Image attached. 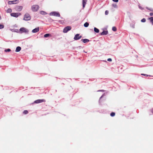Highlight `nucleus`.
I'll use <instances>...</instances> for the list:
<instances>
[{"label": "nucleus", "instance_id": "1", "mask_svg": "<svg viewBox=\"0 0 153 153\" xmlns=\"http://www.w3.org/2000/svg\"><path fill=\"white\" fill-rule=\"evenodd\" d=\"M49 15L51 16L59 17L60 15L59 13L57 11H53L50 13Z\"/></svg>", "mask_w": 153, "mask_h": 153}, {"label": "nucleus", "instance_id": "2", "mask_svg": "<svg viewBox=\"0 0 153 153\" xmlns=\"http://www.w3.org/2000/svg\"><path fill=\"white\" fill-rule=\"evenodd\" d=\"M31 19V17L30 15L28 13H26L24 16L23 20L25 21L30 20Z\"/></svg>", "mask_w": 153, "mask_h": 153}, {"label": "nucleus", "instance_id": "3", "mask_svg": "<svg viewBox=\"0 0 153 153\" xmlns=\"http://www.w3.org/2000/svg\"><path fill=\"white\" fill-rule=\"evenodd\" d=\"M31 8L33 12H36L39 9V6L37 5H33L32 6Z\"/></svg>", "mask_w": 153, "mask_h": 153}, {"label": "nucleus", "instance_id": "4", "mask_svg": "<svg viewBox=\"0 0 153 153\" xmlns=\"http://www.w3.org/2000/svg\"><path fill=\"white\" fill-rule=\"evenodd\" d=\"M19 30L21 33H26L28 34L29 32V30L24 27H22L20 28Z\"/></svg>", "mask_w": 153, "mask_h": 153}, {"label": "nucleus", "instance_id": "5", "mask_svg": "<svg viewBox=\"0 0 153 153\" xmlns=\"http://www.w3.org/2000/svg\"><path fill=\"white\" fill-rule=\"evenodd\" d=\"M21 15V14L20 13H11L10 14V15L12 16H13L16 18L18 17L19 16H20Z\"/></svg>", "mask_w": 153, "mask_h": 153}, {"label": "nucleus", "instance_id": "6", "mask_svg": "<svg viewBox=\"0 0 153 153\" xmlns=\"http://www.w3.org/2000/svg\"><path fill=\"white\" fill-rule=\"evenodd\" d=\"M71 29V27L70 26H68L65 27L63 30V32L64 33H66L68 31L70 30Z\"/></svg>", "mask_w": 153, "mask_h": 153}, {"label": "nucleus", "instance_id": "7", "mask_svg": "<svg viewBox=\"0 0 153 153\" xmlns=\"http://www.w3.org/2000/svg\"><path fill=\"white\" fill-rule=\"evenodd\" d=\"M19 0H16L13 1H9L8 2V4L9 5H11L12 4H16L18 2Z\"/></svg>", "mask_w": 153, "mask_h": 153}, {"label": "nucleus", "instance_id": "8", "mask_svg": "<svg viewBox=\"0 0 153 153\" xmlns=\"http://www.w3.org/2000/svg\"><path fill=\"white\" fill-rule=\"evenodd\" d=\"M82 36H80L79 34H77L75 36L74 38V39L75 40H77L80 39L82 38Z\"/></svg>", "mask_w": 153, "mask_h": 153}, {"label": "nucleus", "instance_id": "9", "mask_svg": "<svg viewBox=\"0 0 153 153\" xmlns=\"http://www.w3.org/2000/svg\"><path fill=\"white\" fill-rule=\"evenodd\" d=\"M23 9V7L22 6H17L16 7L15 9L17 11H20Z\"/></svg>", "mask_w": 153, "mask_h": 153}, {"label": "nucleus", "instance_id": "10", "mask_svg": "<svg viewBox=\"0 0 153 153\" xmlns=\"http://www.w3.org/2000/svg\"><path fill=\"white\" fill-rule=\"evenodd\" d=\"M45 100L43 99L37 100L34 101V103H39L44 102Z\"/></svg>", "mask_w": 153, "mask_h": 153}, {"label": "nucleus", "instance_id": "11", "mask_svg": "<svg viewBox=\"0 0 153 153\" xmlns=\"http://www.w3.org/2000/svg\"><path fill=\"white\" fill-rule=\"evenodd\" d=\"M108 33V30L104 31L103 30L102 33H100V35H106Z\"/></svg>", "mask_w": 153, "mask_h": 153}, {"label": "nucleus", "instance_id": "12", "mask_svg": "<svg viewBox=\"0 0 153 153\" xmlns=\"http://www.w3.org/2000/svg\"><path fill=\"white\" fill-rule=\"evenodd\" d=\"M39 30V27L35 28L32 30V32L33 33H36L38 32Z\"/></svg>", "mask_w": 153, "mask_h": 153}, {"label": "nucleus", "instance_id": "13", "mask_svg": "<svg viewBox=\"0 0 153 153\" xmlns=\"http://www.w3.org/2000/svg\"><path fill=\"white\" fill-rule=\"evenodd\" d=\"M87 0H82V7L83 9L85 7V5L86 4Z\"/></svg>", "mask_w": 153, "mask_h": 153}, {"label": "nucleus", "instance_id": "14", "mask_svg": "<svg viewBox=\"0 0 153 153\" xmlns=\"http://www.w3.org/2000/svg\"><path fill=\"white\" fill-rule=\"evenodd\" d=\"M81 41L83 42L84 43H86L89 42L90 41L88 39H82L81 40Z\"/></svg>", "mask_w": 153, "mask_h": 153}, {"label": "nucleus", "instance_id": "15", "mask_svg": "<svg viewBox=\"0 0 153 153\" xmlns=\"http://www.w3.org/2000/svg\"><path fill=\"white\" fill-rule=\"evenodd\" d=\"M21 48L20 47L18 46L16 47L15 51L16 52H19L21 51Z\"/></svg>", "mask_w": 153, "mask_h": 153}, {"label": "nucleus", "instance_id": "16", "mask_svg": "<svg viewBox=\"0 0 153 153\" xmlns=\"http://www.w3.org/2000/svg\"><path fill=\"white\" fill-rule=\"evenodd\" d=\"M94 31L96 33H98L99 32V30L96 27L94 28Z\"/></svg>", "mask_w": 153, "mask_h": 153}, {"label": "nucleus", "instance_id": "17", "mask_svg": "<svg viewBox=\"0 0 153 153\" xmlns=\"http://www.w3.org/2000/svg\"><path fill=\"white\" fill-rule=\"evenodd\" d=\"M89 23L88 22H86L85 23L84 25V26L85 27H88V26L89 25Z\"/></svg>", "mask_w": 153, "mask_h": 153}, {"label": "nucleus", "instance_id": "18", "mask_svg": "<svg viewBox=\"0 0 153 153\" xmlns=\"http://www.w3.org/2000/svg\"><path fill=\"white\" fill-rule=\"evenodd\" d=\"M150 22L152 23V25H153V17H151L149 18Z\"/></svg>", "mask_w": 153, "mask_h": 153}, {"label": "nucleus", "instance_id": "19", "mask_svg": "<svg viewBox=\"0 0 153 153\" xmlns=\"http://www.w3.org/2000/svg\"><path fill=\"white\" fill-rule=\"evenodd\" d=\"M40 13L42 15H45L47 14V13L43 11H41L40 12Z\"/></svg>", "mask_w": 153, "mask_h": 153}, {"label": "nucleus", "instance_id": "20", "mask_svg": "<svg viewBox=\"0 0 153 153\" xmlns=\"http://www.w3.org/2000/svg\"><path fill=\"white\" fill-rule=\"evenodd\" d=\"M12 11V10L11 8H8L7 10V13H11Z\"/></svg>", "mask_w": 153, "mask_h": 153}, {"label": "nucleus", "instance_id": "21", "mask_svg": "<svg viewBox=\"0 0 153 153\" xmlns=\"http://www.w3.org/2000/svg\"><path fill=\"white\" fill-rule=\"evenodd\" d=\"M11 51V50L9 49V48H8V49H5V50H4V51L6 52H9L10 51Z\"/></svg>", "mask_w": 153, "mask_h": 153}, {"label": "nucleus", "instance_id": "22", "mask_svg": "<svg viewBox=\"0 0 153 153\" xmlns=\"http://www.w3.org/2000/svg\"><path fill=\"white\" fill-rule=\"evenodd\" d=\"M130 26L131 27L133 28H134V23H131L130 24Z\"/></svg>", "mask_w": 153, "mask_h": 153}, {"label": "nucleus", "instance_id": "23", "mask_svg": "<svg viewBox=\"0 0 153 153\" xmlns=\"http://www.w3.org/2000/svg\"><path fill=\"white\" fill-rule=\"evenodd\" d=\"M112 30L114 31H115L117 30V28L115 27H112Z\"/></svg>", "mask_w": 153, "mask_h": 153}, {"label": "nucleus", "instance_id": "24", "mask_svg": "<svg viewBox=\"0 0 153 153\" xmlns=\"http://www.w3.org/2000/svg\"><path fill=\"white\" fill-rule=\"evenodd\" d=\"M115 115V113L114 112H111L110 114V115L111 117H114Z\"/></svg>", "mask_w": 153, "mask_h": 153}, {"label": "nucleus", "instance_id": "25", "mask_svg": "<svg viewBox=\"0 0 153 153\" xmlns=\"http://www.w3.org/2000/svg\"><path fill=\"white\" fill-rule=\"evenodd\" d=\"M112 6L114 8H117V5L116 4H113Z\"/></svg>", "mask_w": 153, "mask_h": 153}, {"label": "nucleus", "instance_id": "26", "mask_svg": "<svg viewBox=\"0 0 153 153\" xmlns=\"http://www.w3.org/2000/svg\"><path fill=\"white\" fill-rule=\"evenodd\" d=\"M105 95V94H103L102 96H101V97L100 98V100H99V103H100V102H101V99Z\"/></svg>", "mask_w": 153, "mask_h": 153}, {"label": "nucleus", "instance_id": "27", "mask_svg": "<svg viewBox=\"0 0 153 153\" xmlns=\"http://www.w3.org/2000/svg\"><path fill=\"white\" fill-rule=\"evenodd\" d=\"M28 113V111L27 110H24L23 112V113L24 114H27Z\"/></svg>", "mask_w": 153, "mask_h": 153}, {"label": "nucleus", "instance_id": "28", "mask_svg": "<svg viewBox=\"0 0 153 153\" xmlns=\"http://www.w3.org/2000/svg\"><path fill=\"white\" fill-rule=\"evenodd\" d=\"M141 21L142 22H145L146 21V19L145 18H143L141 20Z\"/></svg>", "mask_w": 153, "mask_h": 153}, {"label": "nucleus", "instance_id": "29", "mask_svg": "<svg viewBox=\"0 0 153 153\" xmlns=\"http://www.w3.org/2000/svg\"><path fill=\"white\" fill-rule=\"evenodd\" d=\"M146 9L148 10H149L152 12H153V9L152 8H149L148 7H146Z\"/></svg>", "mask_w": 153, "mask_h": 153}, {"label": "nucleus", "instance_id": "30", "mask_svg": "<svg viewBox=\"0 0 153 153\" xmlns=\"http://www.w3.org/2000/svg\"><path fill=\"white\" fill-rule=\"evenodd\" d=\"M4 27V25H3L0 24V29H2Z\"/></svg>", "mask_w": 153, "mask_h": 153}, {"label": "nucleus", "instance_id": "31", "mask_svg": "<svg viewBox=\"0 0 153 153\" xmlns=\"http://www.w3.org/2000/svg\"><path fill=\"white\" fill-rule=\"evenodd\" d=\"M44 37L45 38H47L48 37V33L45 34L44 35Z\"/></svg>", "mask_w": 153, "mask_h": 153}, {"label": "nucleus", "instance_id": "32", "mask_svg": "<svg viewBox=\"0 0 153 153\" xmlns=\"http://www.w3.org/2000/svg\"><path fill=\"white\" fill-rule=\"evenodd\" d=\"M105 14L106 15H107L108 14V10H106L105 12Z\"/></svg>", "mask_w": 153, "mask_h": 153}, {"label": "nucleus", "instance_id": "33", "mask_svg": "<svg viewBox=\"0 0 153 153\" xmlns=\"http://www.w3.org/2000/svg\"><path fill=\"white\" fill-rule=\"evenodd\" d=\"M59 22L61 24H62V23L63 22V21L62 20H59Z\"/></svg>", "mask_w": 153, "mask_h": 153}, {"label": "nucleus", "instance_id": "34", "mask_svg": "<svg viewBox=\"0 0 153 153\" xmlns=\"http://www.w3.org/2000/svg\"><path fill=\"white\" fill-rule=\"evenodd\" d=\"M107 61L109 62H111L112 61V59L111 58H108L107 59Z\"/></svg>", "mask_w": 153, "mask_h": 153}, {"label": "nucleus", "instance_id": "35", "mask_svg": "<svg viewBox=\"0 0 153 153\" xmlns=\"http://www.w3.org/2000/svg\"><path fill=\"white\" fill-rule=\"evenodd\" d=\"M112 1L115 2H117L118 1V0H112Z\"/></svg>", "mask_w": 153, "mask_h": 153}, {"label": "nucleus", "instance_id": "36", "mask_svg": "<svg viewBox=\"0 0 153 153\" xmlns=\"http://www.w3.org/2000/svg\"><path fill=\"white\" fill-rule=\"evenodd\" d=\"M141 74L142 75L146 76H149V75H146V74Z\"/></svg>", "mask_w": 153, "mask_h": 153}, {"label": "nucleus", "instance_id": "37", "mask_svg": "<svg viewBox=\"0 0 153 153\" xmlns=\"http://www.w3.org/2000/svg\"><path fill=\"white\" fill-rule=\"evenodd\" d=\"M149 15L150 16H152L153 15V13H150L149 14Z\"/></svg>", "mask_w": 153, "mask_h": 153}, {"label": "nucleus", "instance_id": "38", "mask_svg": "<svg viewBox=\"0 0 153 153\" xmlns=\"http://www.w3.org/2000/svg\"><path fill=\"white\" fill-rule=\"evenodd\" d=\"M104 91V90H99V91Z\"/></svg>", "mask_w": 153, "mask_h": 153}, {"label": "nucleus", "instance_id": "39", "mask_svg": "<svg viewBox=\"0 0 153 153\" xmlns=\"http://www.w3.org/2000/svg\"><path fill=\"white\" fill-rule=\"evenodd\" d=\"M139 8H140V9H143V8H142V7H140V6H139Z\"/></svg>", "mask_w": 153, "mask_h": 153}, {"label": "nucleus", "instance_id": "40", "mask_svg": "<svg viewBox=\"0 0 153 153\" xmlns=\"http://www.w3.org/2000/svg\"><path fill=\"white\" fill-rule=\"evenodd\" d=\"M48 37H49L51 35L49 33H48Z\"/></svg>", "mask_w": 153, "mask_h": 153}, {"label": "nucleus", "instance_id": "41", "mask_svg": "<svg viewBox=\"0 0 153 153\" xmlns=\"http://www.w3.org/2000/svg\"><path fill=\"white\" fill-rule=\"evenodd\" d=\"M60 18H61V19H63V17H60Z\"/></svg>", "mask_w": 153, "mask_h": 153}, {"label": "nucleus", "instance_id": "42", "mask_svg": "<svg viewBox=\"0 0 153 153\" xmlns=\"http://www.w3.org/2000/svg\"><path fill=\"white\" fill-rule=\"evenodd\" d=\"M1 19V16H0V20Z\"/></svg>", "mask_w": 153, "mask_h": 153}, {"label": "nucleus", "instance_id": "43", "mask_svg": "<svg viewBox=\"0 0 153 153\" xmlns=\"http://www.w3.org/2000/svg\"><path fill=\"white\" fill-rule=\"evenodd\" d=\"M84 52H85V53H86V52H85V51H84Z\"/></svg>", "mask_w": 153, "mask_h": 153}, {"label": "nucleus", "instance_id": "44", "mask_svg": "<svg viewBox=\"0 0 153 153\" xmlns=\"http://www.w3.org/2000/svg\"><path fill=\"white\" fill-rule=\"evenodd\" d=\"M126 1H127V0H126Z\"/></svg>", "mask_w": 153, "mask_h": 153}]
</instances>
